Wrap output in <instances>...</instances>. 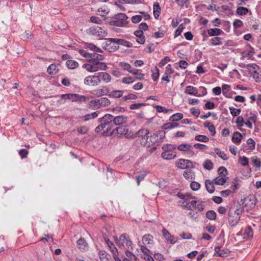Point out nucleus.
Returning a JSON list of instances; mask_svg holds the SVG:
<instances>
[{"label":"nucleus","instance_id":"obj_14","mask_svg":"<svg viewBox=\"0 0 261 261\" xmlns=\"http://www.w3.org/2000/svg\"><path fill=\"white\" fill-rule=\"evenodd\" d=\"M100 123L101 124L98 125L95 129V133H101L102 136H107L109 132L112 129V127L110 126H108L107 124L103 123L102 122Z\"/></svg>","mask_w":261,"mask_h":261},{"label":"nucleus","instance_id":"obj_3","mask_svg":"<svg viewBox=\"0 0 261 261\" xmlns=\"http://www.w3.org/2000/svg\"><path fill=\"white\" fill-rule=\"evenodd\" d=\"M114 240L120 248L133 249V242L126 233L122 234L119 238L114 237Z\"/></svg>","mask_w":261,"mask_h":261},{"label":"nucleus","instance_id":"obj_42","mask_svg":"<svg viewBox=\"0 0 261 261\" xmlns=\"http://www.w3.org/2000/svg\"><path fill=\"white\" fill-rule=\"evenodd\" d=\"M206 217L210 220H215L216 219L217 214L213 210H209L206 213Z\"/></svg>","mask_w":261,"mask_h":261},{"label":"nucleus","instance_id":"obj_64","mask_svg":"<svg viewBox=\"0 0 261 261\" xmlns=\"http://www.w3.org/2000/svg\"><path fill=\"white\" fill-rule=\"evenodd\" d=\"M251 74L256 82L261 81V74L257 72V71L253 72L251 73Z\"/></svg>","mask_w":261,"mask_h":261},{"label":"nucleus","instance_id":"obj_24","mask_svg":"<svg viewBox=\"0 0 261 261\" xmlns=\"http://www.w3.org/2000/svg\"><path fill=\"white\" fill-rule=\"evenodd\" d=\"M185 92L190 95H193L198 97L200 96V95L198 94V90L197 89L192 86H187Z\"/></svg>","mask_w":261,"mask_h":261},{"label":"nucleus","instance_id":"obj_45","mask_svg":"<svg viewBox=\"0 0 261 261\" xmlns=\"http://www.w3.org/2000/svg\"><path fill=\"white\" fill-rule=\"evenodd\" d=\"M183 118V115L181 113H177L172 115L170 117V120L172 122L178 121Z\"/></svg>","mask_w":261,"mask_h":261},{"label":"nucleus","instance_id":"obj_16","mask_svg":"<svg viewBox=\"0 0 261 261\" xmlns=\"http://www.w3.org/2000/svg\"><path fill=\"white\" fill-rule=\"evenodd\" d=\"M192 146L188 144H182L179 145L177 148L179 151H187L188 154L190 156H193L194 154V151L192 150Z\"/></svg>","mask_w":261,"mask_h":261},{"label":"nucleus","instance_id":"obj_29","mask_svg":"<svg viewBox=\"0 0 261 261\" xmlns=\"http://www.w3.org/2000/svg\"><path fill=\"white\" fill-rule=\"evenodd\" d=\"M128 23L127 21H120L117 19L112 20L110 22V24L111 25L115 27H124L127 25Z\"/></svg>","mask_w":261,"mask_h":261},{"label":"nucleus","instance_id":"obj_32","mask_svg":"<svg viewBox=\"0 0 261 261\" xmlns=\"http://www.w3.org/2000/svg\"><path fill=\"white\" fill-rule=\"evenodd\" d=\"M242 138H243V136L240 133H239L238 132H236L233 134V135L232 137V141L234 143L240 144Z\"/></svg>","mask_w":261,"mask_h":261},{"label":"nucleus","instance_id":"obj_13","mask_svg":"<svg viewBox=\"0 0 261 261\" xmlns=\"http://www.w3.org/2000/svg\"><path fill=\"white\" fill-rule=\"evenodd\" d=\"M128 117L124 115L113 116V123L116 126L123 125L128 121Z\"/></svg>","mask_w":261,"mask_h":261},{"label":"nucleus","instance_id":"obj_12","mask_svg":"<svg viewBox=\"0 0 261 261\" xmlns=\"http://www.w3.org/2000/svg\"><path fill=\"white\" fill-rule=\"evenodd\" d=\"M110 89L105 86H102L92 91L91 93L98 97L107 95L109 96Z\"/></svg>","mask_w":261,"mask_h":261},{"label":"nucleus","instance_id":"obj_48","mask_svg":"<svg viewBox=\"0 0 261 261\" xmlns=\"http://www.w3.org/2000/svg\"><path fill=\"white\" fill-rule=\"evenodd\" d=\"M113 18L120 21H126L128 17L124 13H118L113 16Z\"/></svg>","mask_w":261,"mask_h":261},{"label":"nucleus","instance_id":"obj_22","mask_svg":"<svg viewBox=\"0 0 261 261\" xmlns=\"http://www.w3.org/2000/svg\"><path fill=\"white\" fill-rule=\"evenodd\" d=\"M110 40L115 42L117 45H118V46L121 45L127 47H131L133 46V44L131 42L124 39L116 38L115 39H111Z\"/></svg>","mask_w":261,"mask_h":261},{"label":"nucleus","instance_id":"obj_53","mask_svg":"<svg viewBox=\"0 0 261 261\" xmlns=\"http://www.w3.org/2000/svg\"><path fill=\"white\" fill-rule=\"evenodd\" d=\"M89 103L90 106L94 110L98 109L101 107L99 102H98V99L92 100L89 102Z\"/></svg>","mask_w":261,"mask_h":261},{"label":"nucleus","instance_id":"obj_23","mask_svg":"<svg viewBox=\"0 0 261 261\" xmlns=\"http://www.w3.org/2000/svg\"><path fill=\"white\" fill-rule=\"evenodd\" d=\"M207 33L210 36H217L223 35L224 32L220 29H210L207 30Z\"/></svg>","mask_w":261,"mask_h":261},{"label":"nucleus","instance_id":"obj_57","mask_svg":"<svg viewBox=\"0 0 261 261\" xmlns=\"http://www.w3.org/2000/svg\"><path fill=\"white\" fill-rule=\"evenodd\" d=\"M203 167L208 170H210L213 168V164L210 160H206L203 163Z\"/></svg>","mask_w":261,"mask_h":261},{"label":"nucleus","instance_id":"obj_10","mask_svg":"<svg viewBox=\"0 0 261 261\" xmlns=\"http://www.w3.org/2000/svg\"><path fill=\"white\" fill-rule=\"evenodd\" d=\"M253 235V230L250 226H247L237 233V236H242L244 239H251Z\"/></svg>","mask_w":261,"mask_h":261},{"label":"nucleus","instance_id":"obj_61","mask_svg":"<svg viewBox=\"0 0 261 261\" xmlns=\"http://www.w3.org/2000/svg\"><path fill=\"white\" fill-rule=\"evenodd\" d=\"M135 81V79L130 76L124 77L122 79V82L124 84H130Z\"/></svg>","mask_w":261,"mask_h":261},{"label":"nucleus","instance_id":"obj_25","mask_svg":"<svg viewBox=\"0 0 261 261\" xmlns=\"http://www.w3.org/2000/svg\"><path fill=\"white\" fill-rule=\"evenodd\" d=\"M84 46L86 48H88L91 50L95 51L97 53H102V50L97 47L95 45L92 43L86 42L84 43Z\"/></svg>","mask_w":261,"mask_h":261},{"label":"nucleus","instance_id":"obj_54","mask_svg":"<svg viewBox=\"0 0 261 261\" xmlns=\"http://www.w3.org/2000/svg\"><path fill=\"white\" fill-rule=\"evenodd\" d=\"M98 255L101 260L102 261H105V259L108 260L109 257L110 256L107 252L105 250H100L99 251Z\"/></svg>","mask_w":261,"mask_h":261},{"label":"nucleus","instance_id":"obj_6","mask_svg":"<svg viewBox=\"0 0 261 261\" xmlns=\"http://www.w3.org/2000/svg\"><path fill=\"white\" fill-rule=\"evenodd\" d=\"M149 130L146 128H141L136 133V137L140 138L141 144L146 146L149 139Z\"/></svg>","mask_w":261,"mask_h":261},{"label":"nucleus","instance_id":"obj_58","mask_svg":"<svg viewBox=\"0 0 261 261\" xmlns=\"http://www.w3.org/2000/svg\"><path fill=\"white\" fill-rule=\"evenodd\" d=\"M247 144L248 145V149L252 150L255 149V142L252 139H248L247 140Z\"/></svg>","mask_w":261,"mask_h":261},{"label":"nucleus","instance_id":"obj_21","mask_svg":"<svg viewBox=\"0 0 261 261\" xmlns=\"http://www.w3.org/2000/svg\"><path fill=\"white\" fill-rule=\"evenodd\" d=\"M78 248L81 251H84L87 249L88 244L85 239L83 238H80L76 242Z\"/></svg>","mask_w":261,"mask_h":261},{"label":"nucleus","instance_id":"obj_63","mask_svg":"<svg viewBox=\"0 0 261 261\" xmlns=\"http://www.w3.org/2000/svg\"><path fill=\"white\" fill-rule=\"evenodd\" d=\"M29 151L25 149H21L19 151V154L22 159L28 157Z\"/></svg>","mask_w":261,"mask_h":261},{"label":"nucleus","instance_id":"obj_11","mask_svg":"<svg viewBox=\"0 0 261 261\" xmlns=\"http://www.w3.org/2000/svg\"><path fill=\"white\" fill-rule=\"evenodd\" d=\"M116 38H108L107 39V41L105 46H102V48L109 52H114L117 50L119 46L117 45L113 41H111V39H115Z\"/></svg>","mask_w":261,"mask_h":261},{"label":"nucleus","instance_id":"obj_40","mask_svg":"<svg viewBox=\"0 0 261 261\" xmlns=\"http://www.w3.org/2000/svg\"><path fill=\"white\" fill-rule=\"evenodd\" d=\"M130 73L135 75L136 76L135 78L137 80H141L144 78V74L141 72H139V70L137 69H133L132 71H130Z\"/></svg>","mask_w":261,"mask_h":261},{"label":"nucleus","instance_id":"obj_49","mask_svg":"<svg viewBox=\"0 0 261 261\" xmlns=\"http://www.w3.org/2000/svg\"><path fill=\"white\" fill-rule=\"evenodd\" d=\"M99 102L101 107H106L110 105L111 102L110 100L106 97H102L98 99V102Z\"/></svg>","mask_w":261,"mask_h":261},{"label":"nucleus","instance_id":"obj_38","mask_svg":"<svg viewBox=\"0 0 261 261\" xmlns=\"http://www.w3.org/2000/svg\"><path fill=\"white\" fill-rule=\"evenodd\" d=\"M66 65L67 68L70 69H75L79 66V63L76 61L71 60H68L66 61Z\"/></svg>","mask_w":261,"mask_h":261},{"label":"nucleus","instance_id":"obj_36","mask_svg":"<svg viewBox=\"0 0 261 261\" xmlns=\"http://www.w3.org/2000/svg\"><path fill=\"white\" fill-rule=\"evenodd\" d=\"M222 40L223 39L222 38L217 36L212 38L210 40L211 44L212 46L222 45Z\"/></svg>","mask_w":261,"mask_h":261},{"label":"nucleus","instance_id":"obj_1","mask_svg":"<svg viewBox=\"0 0 261 261\" xmlns=\"http://www.w3.org/2000/svg\"><path fill=\"white\" fill-rule=\"evenodd\" d=\"M79 54L86 59L88 63L83 65L82 67L90 72L98 70H106L107 66L106 63L100 62L104 59L102 55L96 53H89L84 49H79Z\"/></svg>","mask_w":261,"mask_h":261},{"label":"nucleus","instance_id":"obj_30","mask_svg":"<svg viewBox=\"0 0 261 261\" xmlns=\"http://www.w3.org/2000/svg\"><path fill=\"white\" fill-rule=\"evenodd\" d=\"M123 92L122 90H114L112 91H109V97H113L115 98H120L123 97Z\"/></svg>","mask_w":261,"mask_h":261},{"label":"nucleus","instance_id":"obj_9","mask_svg":"<svg viewBox=\"0 0 261 261\" xmlns=\"http://www.w3.org/2000/svg\"><path fill=\"white\" fill-rule=\"evenodd\" d=\"M89 33L93 35L99 37H105L107 35V30L105 28L98 26L90 28L89 29Z\"/></svg>","mask_w":261,"mask_h":261},{"label":"nucleus","instance_id":"obj_39","mask_svg":"<svg viewBox=\"0 0 261 261\" xmlns=\"http://www.w3.org/2000/svg\"><path fill=\"white\" fill-rule=\"evenodd\" d=\"M249 12V10L244 7H239L236 10V13L239 15H245Z\"/></svg>","mask_w":261,"mask_h":261},{"label":"nucleus","instance_id":"obj_41","mask_svg":"<svg viewBox=\"0 0 261 261\" xmlns=\"http://www.w3.org/2000/svg\"><path fill=\"white\" fill-rule=\"evenodd\" d=\"M215 153L222 160L226 161L228 160V157L224 151H221L219 148H215L214 149Z\"/></svg>","mask_w":261,"mask_h":261},{"label":"nucleus","instance_id":"obj_43","mask_svg":"<svg viewBox=\"0 0 261 261\" xmlns=\"http://www.w3.org/2000/svg\"><path fill=\"white\" fill-rule=\"evenodd\" d=\"M74 94H72V93L61 94L60 95V98H61V99H68V100H70L72 101H74L75 97Z\"/></svg>","mask_w":261,"mask_h":261},{"label":"nucleus","instance_id":"obj_4","mask_svg":"<svg viewBox=\"0 0 261 261\" xmlns=\"http://www.w3.org/2000/svg\"><path fill=\"white\" fill-rule=\"evenodd\" d=\"M165 132L161 130L158 131L153 135H149V139L148 140L147 144L146 145V146L150 147L154 145L158 142H163L165 137Z\"/></svg>","mask_w":261,"mask_h":261},{"label":"nucleus","instance_id":"obj_28","mask_svg":"<svg viewBox=\"0 0 261 261\" xmlns=\"http://www.w3.org/2000/svg\"><path fill=\"white\" fill-rule=\"evenodd\" d=\"M98 74V76H99V77H101V79L104 83H109L111 82L112 77L109 73L101 72H99Z\"/></svg>","mask_w":261,"mask_h":261},{"label":"nucleus","instance_id":"obj_5","mask_svg":"<svg viewBox=\"0 0 261 261\" xmlns=\"http://www.w3.org/2000/svg\"><path fill=\"white\" fill-rule=\"evenodd\" d=\"M113 135H117L119 137L124 136L126 138H130L133 136V134L129 132L128 128L125 125L119 126L114 129L110 133V136H112Z\"/></svg>","mask_w":261,"mask_h":261},{"label":"nucleus","instance_id":"obj_50","mask_svg":"<svg viewBox=\"0 0 261 261\" xmlns=\"http://www.w3.org/2000/svg\"><path fill=\"white\" fill-rule=\"evenodd\" d=\"M195 140L197 141L207 142L209 140V139L207 136L205 135H198L195 137Z\"/></svg>","mask_w":261,"mask_h":261},{"label":"nucleus","instance_id":"obj_44","mask_svg":"<svg viewBox=\"0 0 261 261\" xmlns=\"http://www.w3.org/2000/svg\"><path fill=\"white\" fill-rule=\"evenodd\" d=\"M251 163L255 168H259L261 166V162L256 156L251 158Z\"/></svg>","mask_w":261,"mask_h":261},{"label":"nucleus","instance_id":"obj_19","mask_svg":"<svg viewBox=\"0 0 261 261\" xmlns=\"http://www.w3.org/2000/svg\"><path fill=\"white\" fill-rule=\"evenodd\" d=\"M98 122H102L103 123L110 126V124L111 122H113V115L110 114H106L102 118H99L98 119Z\"/></svg>","mask_w":261,"mask_h":261},{"label":"nucleus","instance_id":"obj_47","mask_svg":"<svg viewBox=\"0 0 261 261\" xmlns=\"http://www.w3.org/2000/svg\"><path fill=\"white\" fill-rule=\"evenodd\" d=\"M152 240L153 237L149 234H147L143 237L142 241L143 244H150L152 241Z\"/></svg>","mask_w":261,"mask_h":261},{"label":"nucleus","instance_id":"obj_52","mask_svg":"<svg viewBox=\"0 0 261 261\" xmlns=\"http://www.w3.org/2000/svg\"><path fill=\"white\" fill-rule=\"evenodd\" d=\"M137 96L136 95H135L134 94L130 93L127 95L123 96L121 98V100L122 101H126L129 100L136 99H137Z\"/></svg>","mask_w":261,"mask_h":261},{"label":"nucleus","instance_id":"obj_7","mask_svg":"<svg viewBox=\"0 0 261 261\" xmlns=\"http://www.w3.org/2000/svg\"><path fill=\"white\" fill-rule=\"evenodd\" d=\"M84 83L86 85L94 87L101 83V80L99 76L97 75H89L85 78Z\"/></svg>","mask_w":261,"mask_h":261},{"label":"nucleus","instance_id":"obj_56","mask_svg":"<svg viewBox=\"0 0 261 261\" xmlns=\"http://www.w3.org/2000/svg\"><path fill=\"white\" fill-rule=\"evenodd\" d=\"M229 110L231 114L233 117L238 116L241 113V109H236L233 107H229Z\"/></svg>","mask_w":261,"mask_h":261},{"label":"nucleus","instance_id":"obj_15","mask_svg":"<svg viewBox=\"0 0 261 261\" xmlns=\"http://www.w3.org/2000/svg\"><path fill=\"white\" fill-rule=\"evenodd\" d=\"M176 166L177 168L186 169L189 167H193L192 163L188 160L180 159L176 162Z\"/></svg>","mask_w":261,"mask_h":261},{"label":"nucleus","instance_id":"obj_17","mask_svg":"<svg viewBox=\"0 0 261 261\" xmlns=\"http://www.w3.org/2000/svg\"><path fill=\"white\" fill-rule=\"evenodd\" d=\"M162 234L166 241L171 244H174L177 241L176 238H174L173 236H172L170 233L165 228L163 229Z\"/></svg>","mask_w":261,"mask_h":261},{"label":"nucleus","instance_id":"obj_2","mask_svg":"<svg viewBox=\"0 0 261 261\" xmlns=\"http://www.w3.org/2000/svg\"><path fill=\"white\" fill-rule=\"evenodd\" d=\"M243 212V206L238 203L230 207L228 214V222L231 227H234L238 224L241 215Z\"/></svg>","mask_w":261,"mask_h":261},{"label":"nucleus","instance_id":"obj_31","mask_svg":"<svg viewBox=\"0 0 261 261\" xmlns=\"http://www.w3.org/2000/svg\"><path fill=\"white\" fill-rule=\"evenodd\" d=\"M204 126L207 128L211 132L212 136H214L216 134V129L215 126L209 121H205L203 124Z\"/></svg>","mask_w":261,"mask_h":261},{"label":"nucleus","instance_id":"obj_20","mask_svg":"<svg viewBox=\"0 0 261 261\" xmlns=\"http://www.w3.org/2000/svg\"><path fill=\"white\" fill-rule=\"evenodd\" d=\"M193 167H189L185 169L183 173L184 177L188 180H192L195 178V173L192 171Z\"/></svg>","mask_w":261,"mask_h":261},{"label":"nucleus","instance_id":"obj_60","mask_svg":"<svg viewBox=\"0 0 261 261\" xmlns=\"http://www.w3.org/2000/svg\"><path fill=\"white\" fill-rule=\"evenodd\" d=\"M218 173L219 174V176H222V177L223 175L224 176H226V175L227 174V170L225 167L221 166L218 168Z\"/></svg>","mask_w":261,"mask_h":261},{"label":"nucleus","instance_id":"obj_55","mask_svg":"<svg viewBox=\"0 0 261 261\" xmlns=\"http://www.w3.org/2000/svg\"><path fill=\"white\" fill-rule=\"evenodd\" d=\"M119 2L124 4L132 5L139 4L141 3V2L140 0H120Z\"/></svg>","mask_w":261,"mask_h":261},{"label":"nucleus","instance_id":"obj_37","mask_svg":"<svg viewBox=\"0 0 261 261\" xmlns=\"http://www.w3.org/2000/svg\"><path fill=\"white\" fill-rule=\"evenodd\" d=\"M59 69L57 66L55 64H51L47 68V71L49 74L54 75L57 73Z\"/></svg>","mask_w":261,"mask_h":261},{"label":"nucleus","instance_id":"obj_59","mask_svg":"<svg viewBox=\"0 0 261 261\" xmlns=\"http://www.w3.org/2000/svg\"><path fill=\"white\" fill-rule=\"evenodd\" d=\"M250 72L257 71L259 70V68L256 64H248V68H247Z\"/></svg>","mask_w":261,"mask_h":261},{"label":"nucleus","instance_id":"obj_26","mask_svg":"<svg viewBox=\"0 0 261 261\" xmlns=\"http://www.w3.org/2000/svg\"><path fill=\"white\" fill-rule=\"evenodd\" d=\"M214 184V181H212L209 179L206 180L205 182V186L206 190L210 193H213L215 191V187Z\"/></svg>","mask_w":261,"mask_h":261},{"label":"nucleus","instance_id":"obj_27","mask_svg":"<svg viewBox=\"0 0 261 261\" xmlns=\"http://www.w3.org/2000/svg\"><path fill=\"white\" fill-rule=\"evenodd\" d=\"M228 177L226 176L223 175L218 176L216 177L213 181H214V184L217 185H223L226 181V179Z\"/></svg>","mask_w":261,"mask_h":261},{"label":"nucleus","instance_id":"obj_8","mask_svg":"<svg viewBox=\"0 0 261 261\" xmlns=\"http://www.w3.org/2000/svg\"><path fill=\"white\" fill-rule=\"evenodd\" d=\"M164 152L162 153L161 156L165 160H169L174 159L176 156L175 152L172 150V148H168V145H164L162 147Z\"/></svg>","mask_w":261,"mask_h":261},{"label":"nucleus","instance_id":"obj_46","mask_svg":"<svg viewBox=\"0 0 261 261\" xmlns=\"http://www.w3.org/2000/svg\"><path fill=\"white\" fill-rule=\"evenodd\" d=\"M178 123L175 122H169L164 124L162 128L164 129H169L175 128L178 126Z\"/></svg>","mask_w":261,"mask_h":261},{"label":"nucleus","instance_id":"obj_35","mask_svg":"<svg viewBox=\"0 0 261 261\" xmlns=\"http://www.w3.org/2000/svg\"><path fill=\"white\" fill-rule=\"evenodd\" d=\"M153 14L155 18L157 19L160 16L161 12V7L158 3H154L153 6Z\"/></svg>","mask_w":261,"mask_h":261},{"label":"nucleus","instance_id":"obj_33","mask_svg":"<svg viewBox=\"0 0 261 261\" xmlns=\"http://www.w3.org/2000/svg\"><path fill=\"white\" fill-rule=\"evenodd\" d=\"M98 113H99L97 111L94 112L91 114H88L85 116H83L82 118L84 121H87L96 118L98 116Z\"/></svg>","mask_w":261,"mask_h":261},{"label":"nucleus","instance_id":"obj_18","mask_svg":"<svg viewBox=\"0 0 261 261\" xmlns=\"http://www.w3.org/2000/svg\"><path fill=\"white\" fill-rule=\"evenodd\" d=\"M105 242L109 247L110 251L112 252L113 254V256H116V255H119V252L117 248L115 247L114 243L110 241L109 239H105Z\"/></svg>","mask_w":261,"mask_h":261},{"label":"nucleus","instance_id":"obj_51","mask_svg":"<svg viewBox=\"0 0 261 261\" xmlns=\"http://www.w3.org/2000/svg\"><path fill=\"white\" fill-rule=\"evenodd\" d=\"M120 66L125 71H127L130 73V71H132V66L128 63H126L125 62H120Z\"/></svg>","mask_w":261,"mask_h":261},{"label":"nucleus","instance_id":"obj_34","mask_svg":"<svg viewBox=\"0 0 261 261\" xmlns=\"http://www.w3.org/2000/svg\"><path fill=\"white\" fill-rule=\"evenodd\" d=\"M214 250L216 254H217V255L218 256L224 257L227 256L228 254V252L227 250H221L220 248L218 246L215 247Z\"/></svg>","mask_w":261,"mask_h":261},{"label":"nucleus","instance_id":"obj_62","mask_svg":"<svg viewBox=\"0 0 261 261\" xmlns=\"http://www.w3.org/2000/svg\"><path fill=\"white\" fill-rule=\"evenodd\" d=\"M129 249L125 251V255L127 256L128 258L132 260H137V257L132 252L128 250Z\"/></svg>","mask_w":261,"mask_h":261}]
</instances>
